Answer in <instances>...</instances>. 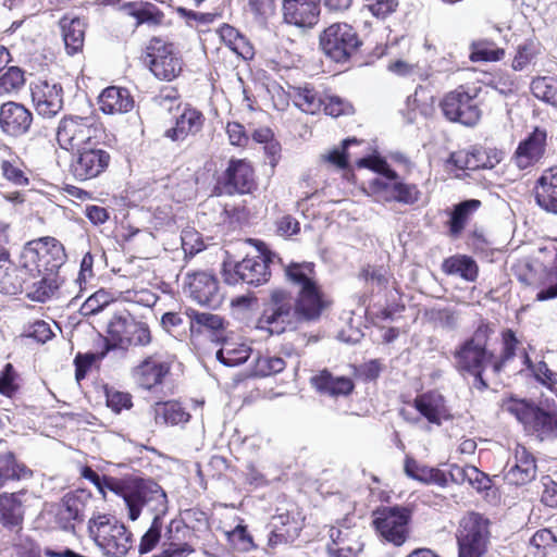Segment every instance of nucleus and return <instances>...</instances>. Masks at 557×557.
I'll return each instance as SVG.
<instances>
[{
    "label": "nucleus",
    "mask_w": 557,
    "mask_h": 557,
    "mask_svg": "<svg viewBox=\"0 0 557 557\" xmlns=\"http://www.w3.org/2000/svg\"><path fill=\"white\" fill-rule=\"evenodd\" d=\"M296 323L299 322L292 293L285 288L272 289L257 320V329L280 335Z\"/></svg>",
    "instance_id": "obj_11"
},
{
    "label": "nucleus",
    "mask_w": 557,
    "mask_h": 557,
    "mask_svg": "<svg viewBox=\"0 0 557 557\" xmlns=\"http://www.w3.org/2000/svg\"><path fill=\"white\" fill-rule=\"evenodd\" d=\"M504 409L522 424L528 434L541 441L557 437V403L554 399L535 403L510 397L505 401Z\"/></svg>",
    "instance_id": "obj_4"
},
{
    "label": "nucleus",
    "mask_w": 557,
    "mask_h": 557,
    "mask_svg": "<svg viewBox=\"0 0 557 557\" xmlns=\"http://www.w3.org/2000/svg\"><path fill=\"white\" fill-rule=\"evenodd\" d=\"M259 255L246 256L242 261L234 264H224L223 278L228 285L248 284L260 286L268 283L271 278L270 263L273 253L267 248L265 244L257 240Z\"/></svg>",
    "instance_id": "obj_12"
},
{
    "label": "nucleus",
    "mask_w": 557,
    "mask_h": 557,
    "mask_svg": "<svg viewBox=\"0 0 557 557\" xmlns=\"http://www.w3.org/2000/svg\"><path fill=\"white\" fill-rule=\"evenodd\" d=\"M109 350L110 349L106 346L101 351H78L73 360V364L75 367V380L81 382L87 376L94 367L98 369Z\"/></svg>",
    "instance_id": "obj_53"
},
{
    "label": "nucleus",
    "mask_w": 557,
    "mask_h": 557,
    "mask_svg": "<svg viewBox=\"0 0 557 557\" xmlns=\"http://www.w3.org/2000/svg\"><path fill=\"white\" fill-rule=\"evenodd\" d=\"M480 88L459 85L444 95L440 108L444 116L450 122H458L466 126H474L482 116L478 100Z\"/></svg>",
    "instance_id": "obj_14"
},
{
    "label": "nucleus",
    "mask_w": 557,
    "mask_h": 557,
    "mask_svg": "<svg viewBox=\"0 0 557 557\" xmlns=\"http://www.w3.org/2000/svg\"><path fill=\"white\" fill-rule=\"evenodd\" d=\"M103 133L104 126L95 114H65L58 123L55 140L62 150L73 153L97 143Z\"/></svg>",
    "instance_id": "obj_8"
},
{
    "label": "nucleus",
    "mask_w": 557,
    "mask_h": 557,
    "mask_svg": "<svg viewBox=\"0 0 557 557\" xmlns=\"http://www.w3.org/2000/svg\"><path fill=\"white\" fill-rule=\"evenodd\" d=\"M98 104L104 114H123L133 110L135 100L127 88L109 86L100 94Z\"/></svg>",
    "instance_id": "obj_33"
},
{
    "label": "nucleus",
    "mask_w": 557,
    "mask_h": 557,
    "mask_svg": "<svg viewBox=\"0 0 557 557\" xmlns=\"http://www.w3.org/2000/svg\"><path fill=\"white\" fill-rule=\"evenodd\" d=\"M29 286H26V296L28 299L37 302L49 300L60 286L59 273H40Z\"/></svg>",
    "instance_id": "obj_48"
},
{
    "label": "nucleus",
    "mask_w": 557,
    "mask_h": 557,
    "mask_svg": "<svg viewBox=\"0 0 557 557\" xmlns=\"http://www.w3.org/2000/svg\"><path fill=\"white\" fill-rule=\"evenodd\" d=\"M88 534L106 556L125 557L133 548V533L111 513H97L88 521Z\"/></svg>",
    "instance_id": "obj_7"
},
{
    "label": "nucleus",
    "mask_w": 557,
    "mask_h": 557,
    "mask_svg": "<svg viewBox=\"0 0 557 557\" xmlns=\"http://www.w3.org/2000/svg\"><path fill=\"white\" fill-rule=\"evenodd\" d=\"M251 348L246 344L223 342L216 351V359L226 367H236L248 360Z\"/></svg>",
    "instance_id": "obj_52"
},
{
    "label": "nucleus",
    "mask_w": 557,
    "mask_h": 557,
    "mask_svg": "<svg viewBox=\"0 0 557 557\" xmlns=\"http://www.w3.org/2000/svg\"><path fill=\"white\" fill-rule=\"evenodd\" d=\"M442 271L447 275H459L468 282H475L479 276V265L467 255H454L442 262Z\"/></svg>",
    "instance_id": "obj_47"
},
{
    "label": "nucleus",
    "mask_w": 557,
    "mask_h": 557,
    "mask_svg": "<svg viewBox=\"0 0 557 557\" xmlns=\"http://www.w3.org/2000/svg\"><path fill=\"white\" fill-rule=\"evenodd\" d=\"M189 318L190 341H197L205 333H209L211 341L220 344L224 341L225 320L214 313L200 312L196 309L188 308L185 311Z\"/></svg>",
    "instance_id": "obj_30"
},
{
    "label": "nucleus",
    "mask_w": 557,
    "mask_h": 557,
    "mask_svg": "<svg viewBox=\"0 0 557 557\" xmlns=\"http://www.w3.org/2000/svg\"><path fill=\"white\" fill-rule=\"evenodd\" d=\"M535 200L544 210L557 214V166L545 170L537 178Z\"/></svg>",
    "instance_id": "obj_38"
},
{
    "label": "nucleus",
    "mask_w": 557,
    "mask_h": 557,
    "mask_svg": "<svg viewBox=\"0 0 557 557\" xmlns=\"http://www.w3.org/2000/svg\"><path fill=\"white\" fill-rule=\"evenodd\" d=\"M490 520L475 511L467 512L460 520L456 539L458 557H482L490 543Z\"/></svg>",
    "instance_id": "obj_15"
},
{
    "label": "nucleus",
    "mask_w": 557,
    "mask_h": 557,
    "mask_svg": "<svg viewBox=\"0 0 557 557\" xmlns=\"http://www.w3.org/2000/svg\"><path fill=\"white\" fill-rule=\"evenodd\" d=\"M1 149L5 157L0 160L1 176L11 185L26 187L30 183V170L24 160L12 149V147L2 144Z\"/></svg>",
    "instance_id": "obj_31"
},
{
    "label": "nucleus",
    "mask_w": 557,
    "mask_h": 557,
    "mask_svg": "<svg viewBox=\"0 0 557 557\" xmlns=\"http://www.w3.org/2000/svg\"><path fill=\"white\" fill-rule=\"evenodd\" d=\"M531 91L535 98L557 108V78L550 76L536 77L531 83Z\"/></svg>",
    "instance_id": "obj_55"
},
{
    "label": "nucleus",
    "mask_w": 557,
    "mask_h": 557,
    "mask_svg": "<svg viewBox=\"0 0 557 557\" xmlns=\"http://www.w3.org/2000/svg\"><path fill=\"white\" fill-rule=\"evenodd\" d=\"M322 109L326 115L332 117H338L354 113V106L349 101L338 96L324 97Z\"/></svg>",
    "instance_id": "obj_63"
},
{
    "label": "nucleus",
    "mask_w": 557,
    "mask_h": 557,
    "mask_svg": "<svg viewBox=\"0 0 557 557\" xmlns=\"http://www.w3.org/2000/svg\"><path fill=\"white\" fill-rule=\"evenodd\" d=\"M110 152L97 143L73 152L69 163V173L74 181L85 183L102 176L110 168Z\"/></svg>",
    "instance_id": "obj_16"
},
{
    "label": "nucleus",
    "mask_w": 557,
    "mask_h": 557,
    "mask_svg": "<svg viewBox=\"0 0 557 557\" xmlns=\"http://www.w3.org/2000/svg\"><path fill=\"white\" fill-rule=\"evenodd\" d=\"M293 98L295 104L306 113L315 114L322 109L323 97L310 84L294 87Z\"/></svg>",
    "instance_id": "obj_50"
},
{
    "label": "nucleus",
    "mask_w": 557,
    "mask_h": 557,
    "mask_svg": "<svg viewBox=\"0 0 557 557\" xmlns=\"http://www.w3.org/2000/svg\"><path fill=\"white\" fill-rule=\"evenodd\" d=\"M314 387L330 396H348L355 388L354 381L348 376H333L327 370L321 371L312 379Z\"/></svg>",
    "instance_id": "obj_43"
},
{
    "label": "nucleus",
    "mask_w": 557,
    "mask_h": 557,
    "mask_svg": "<svg viewBox=\"0 0 557 557\" xmlns=\"http://www.w3.org/2000/svg\"><path fill=\"white\" fill-rule=\"evenodd\" d=\"M206 116L203 112L191 104H185L182 112L175 117L174 125L166 128L164 137L175 141H185L195 138L203 131Z\"/></svg>",
    "instance_id": "obj_27"
},
{
    "label": "nucleus",
    "mask_w": 557,
    "mask_h": 557,
    "mask_svg": "<svg viewBox=\"0 0 557 557\" xmlns=\"http://www.w3.org/2000/svg\"><path fill=\"white\" fill-rule=\"evenodd\" d=\"M91 493L85 488L67 492L57 507L55 521L65 530H74L76 523L85 519V511L91 500Z\"/></svg>",
    "instance_id": "obj_20"
},
{
    "label": "nucleus",
    "mask_w": 557,
    "mask_h": 557,
    "mask_svg": "<svg viewBox=\"0 0 557 557\" xmlns=\"http://www.w3.org/2000/svg\"><path fill=\"white\" fill-rule=\"evenodd\" d=\"M448 474L451 483L458 485L468 483L478 492L491 488L492 482L490 476L474 466H459L457 463H453L449 466Z\"/></svg>",
    "instance_id": "obj_41"
},
{
    "label": "nucleus",
    "mask_w": 557,
    "mask_h": 557,
    "mask_svg": "<svg viewBox=\"0 0 557 557\" xmlns=\"http://www.w3.org/2000/svg\"><path fill=\"white\" fill-rule=\"evenodd\" d=\"M395 197L394 202L401 205L413 206L421 199V190L418 185L405 182H395L394 186Z\"/></svg>",
    "instance_id": "obj_62"
},
{
    "label": "nucleus",
    "mask_w": 557,
    "mask_h": 557,
    "mask_svg": "<svg viewBox=\"0 0 557 557\" xmlns=\"http://www.w3.org/2000/svg\"><path fill=\"white\" fill-rule=\"evenodd\" d=\"M191 537L193 531L190 528L183 520L173 519L165 530V549L175 554L177 557H187L195 552V548L190 544Z\"/></svg>",
    "instance_id": "obj_32"
},
{
    "label": "nucleus",
    "mask_w": 557,
    "mask_h": 557,
    "mask_svg": "<svg viewBox=\"0 0 557 557\" xmlns=\"http://www.w3.org/2000/svg\"><path fill=\"white\" fill-rule=\"evenodd\" d=\"M404 471L407 476L425 485H436L438 487H447L450 479L445 471L422 465L413 457L406 456L404 462Z\"/></svg>",
    "instance_id": "obj_34"
},
{
    "label": "nucleus",
    "mask_w": 557,
    "mask_h": 557,
    "mask_svg": "<svg viewBox=\"0 0 557 557\" xmlns=\"http://www.w3.org/2000/svg\"><path fill=\"white\" fill-rule=\"evenodd\" d=\"M113 494L122 497L127 508V517L136 521L146 507L153 515H166L169 499L162 486L150 478L125 475L119 478Z\"/></svg>",
    "instance_id": "obj_3"
},
{
    "label": "nucleus",
    "mask_w": 557,
    "mask_h": 557,
    "mask_svg": "<svg viewBox=\"0 0 557 557\" xmlns=\"http://www.w3.org/2000/svg\"><path fill=\"white\" fill-rule=\"evenodd\" d=\"M165 515H153L149 529L140 539L138 552L140 555L147 554L159 544L163 530V517Z\"/></svg>",
    "instance_id": "obj_58"
},
{
    "label": "nucleus",
    "mask_w": 557,
    "mask_h": 557,
    "mask_svg": "<svg viewBox=\"0 0 557 557\" xmlns=\"http://www.w3.org/2000/svg\"><path fill=\"white\" fill-rule=\"evenodd\" d=\"M184 292L195 302L218 308L223 300L218 277L207 271L188 272L184 280Z\"/></svg>",
    "instance_id": "obj_18"
},
{
    "label": "nucleus",
    "mask_w": 557,
    "mask_h": 557,
    "mask_svg": "<svg viewBox=\"0 0 557 557\" xmlns=\"http://www.w3.org/2000/svg\"><path fill=\"white\" fill-rule=\"evenodd\" d=\"M140 61L159 81L172 82L184 71V59L178 46L166 36H152L146 42Z\"/></svg>",
    "instance_id": "obj_6"
},
{
    "label": "nucleus",
    "mask_w": 557,
    "mask_h": 557,
    "mask_svg": "<svg viewBox=\"0 0 557 557\" xmlns=\"http://www.w3.org/2000/svg\"><path fill=\"white\" fill-rule=\"evenodd\" d=\"M153 341L149 324L128 311L116 312L107 326V347L129 350L149 346Z\"/></svg>",
    "instance_id": "obj_9"
},
{
    "label": "nucleus",
    "mask_w": 557,
    "mask_h": 557,
    "mask_svg": "<svg viewBox=\"0 0 557 557\" xmlns=\"http://www.w3.org/2000/svg\"><path fill=\"white\" fill-rule=\"evenodd\" d=\"M411 510L403 506H380L372 511L371 525L382 542L403 546L410 536Z\"/></svg>",
    "instance_id": "obj_13"
},
{
    "label": "nucleus",
    "mask_w": 557,
    "mask_h": 557,
    "mask_svg": "<svg viewBox=\"0 0 557 557\" xmlns=\"http://www.w3.org/2000/svg\"><path fill=\"white\" fill-rule=\"evenodd\" d=\"M114 298L111 293L99 289L90 295L81 306L83 315H95L113 302Z\"/></svg>",
    "instance_id": "obj_60"
},
{
    "label": "nucleus",
    "mask_w": 557,
    "mask_h": 557,
    "mask_svg": "<svg viewBox=\"0 0 557 557\" xmlns=\"http://www.w3.org/2000/svg\"><path fill=\"white\" fill-rule=\"evenodd\" d=\"M494 333L495 324L486 318H480L471 336L453 352L456 370L461 375L471 376L473 386L480 392L488 388L484 371L487 364L492 367L493 350L490 349V343Z\"/></svg>",
    "instance_id": "obj_2"
},
{
    "label": "nucleus",
    "mask_w": 557,
    "mask_h": 557,
    "mask_svg": "<svg viewBox=\"0 0 557 557\" xmlns=\"http://www.w3.org/2000/svg\"><path fill=\"white\" fill-rule=\"evenodd\" d=\"M503 159V152L496 148L474 146L469 150H458L450 153L449 162L458 170L476 171L493 169Z\"/></svg>",
    "instance_id": "obj_24"
},
{
    "label": "nucleus",
    "mask_w": 557,
    "mask_h": 557,
    "mask_svg": "<svg viewBox=\"0 0 557 557\" xmlns=\"http://www.w3.org/2000/svg\"><path fill=\"white\" fill-rule=\"evenodd\" d=\"M30 280L22 267L14 264L10 257L0 259V293L16 295L23 292Z\"/></svg>",
    "instance_id": "obj_40"
},
{
    "label": "nucleus",
    "mask_w": 557,
    "mask_h": 557,
    "mask_svg": "<svg viewBox=\"0 0 557 557\" xmlns=\"http://www.w3.org/2000/svg\"><path fill=\"white\" fill-rule=\"evenodd\" d=\"M221 41L244 60L255 57V48L250 41L232 25L224 23L216 30Z\"/></svg>",
    "instance_id": "obj_46"
},
{
    "label": "nucleus",
    "mask_w": 557,
    "mask_h": 557,
    "mask_svg": "<svg viewBox=\"0 0 557 557\" xmlns=\"http://www.w3.org/2000/svg\"><path fill=\"white\" fill-rule=\"evenodd\" d=\"M542 285L535 295V301L543 302L557 298V251L552 264L544 272Z\"/></svg>",
    "instance_id": "obj_56"
},
{
    "label": "nucleus",
    "mask_w": 557,
    "mask_h": 557,
    "mask_svg": "<svg viewBox=\"0 0 557 557\" xmlns=\"http://www.w3.org/2000/svg\"><path fill=\"white\" fill-rule=\"evenodd\" d=\"M34 471L12 450L0 451V490L10 482L29 480Z\"/></svg>",
    "instance_id": "obj_37"
},
{
    "label": "nucleus",
    "mask_w": 557,
    "mask_h": 557,
    "mask_svg": "<svg viewBox=\"0 0 557 557\" xmlns=\"http://www.w3.org/2000/svg\"><path fill=\"white\" fill-rule=\"evenodd\" d=\"M547 146V132L535 127L516 148L512 161L519 170L537 164L544 157Z\"/></svg>",
    "instance_id": "obj_29"
},
{
    "label": "nucleus",
    "mask_w": 557,
    "mask_h": 557,
    "mask_svg": "<svg viewBox=\"0 0 557 557\" xmlns=\"http://www.w3.org/2000/svg\"><path fill=\"white\" fill-rule=\"evenodd\" d=\"M172 361L163 359L156 352L146 356L132 370L136 384L146 391H152L163 385L165 379L171 374Z\"/></svg>",
    "instance_id": "obj_21"
},
{
    "label": "nucleus",
    "mask_w": 557,
    "mask_h": 557,
    "mask_svg": "<svg viewBox=\"0 0 557 557\" xmlns=\"http://www.w3.org/2000/svg\"><path fill=\"white\" fill-rule=\"evenodd\" d=\"M120 11L135 20L136 27L140 25L160 26L164 21L163 11L154 3L144 0L123 2Z\"/></svg>",
    "instance_id": "obj_35"
},
{
    "label": "nucleus",
    "mask_w": 557,
    "mask_h": 557,
    "mask_svg": "<svg viewBox=\"0 0 557 557\" xmlns=\"http://www.w3.org/2000/svg\"><path fill=\"white\" fill-rule=\"evenodd\" d=\"M537 473L536 459L525 446L517 444L512 462H507L504 480L509 485L523 486L531 483Z\"/></svg>",
    "instance_id": "obj_28"
},
{
    "label": "nucleus",
    "mask_w": 557,
    "mask_h": 557,
    "mask_svg": "<svg viewBox=\"0 0 557 557\" xmlns=\"http://www.w3.org/2000/svg\"><path fill=\"white\" fill-rule=\"evenodd\" d=\"M225 133L231 146L242 149L248 147L250 136L242 123L237 121H228L225 125Z\"/></svg>",
    "instance_id": "obj_64"
},
{
    "label": "nucleus",
    "mask_w": 557,
    "mask_h": 557,
    "mask_svg": "<svg viewBox=\"0 0 557 557\" xmlns=\"http://www.w3.org/2000/svg\"><path fill=\"white\" fill-rule=\"evenodd\" d=\"M283 21L300 29H311L320 21V0H283Z\"/></svg>",
    "instance_id": "obj_26"
},
{
    "label": "nucleus",
    "mask_w": 557,
    "mask_h": 557,
    "mask_svg": "<svg viewBox=\"0 0 557 557\" xmlns=\"http://www.w3.org/2000/svg\"><path fill=\"white\" fill-rule=\"evenodd\" d=\"M413 407L428 422L440 425L446 412L445 398L435 391L418 395L413 399Z\"/></svg>",
    "instance_id": "obj_42"
},
{
    "label": "nucleus",
    "mask_w": 557,
    "mask_h": 557,
    "mask_svg": "<svg viewBox=\"0 0 557 557\" xmlns=\"http://www.w3.org/2000/svg\"><path fill=\"white\" fill-rule=\"evenodd\" d=\"M34 114L23 103L7 101L0 106V129L12 138L26 135L33 125Z\"/></svg>",
    "instance_id": "obj_23"
},
{
    "label": "nucleus",
    "mask_w": 557,
    "mask_h": 557,
    "mask_svg": "<svg viewBox=\"0 0 557 557\" xmlns=\"http://www.w3.org/2000/svg\"><path fill=\"white\" fill-rule=\"evenodd\" d=\"M521 346L516 332L512 329H504L500 332V349L496 356L493 352L492 370L495 374H499L510 363Z\"/></svg>",
    "instance_id": "obj_44"
},
{
    "label": "nucleus",
    "mask_w": 557,
    "mask_h": 557,
    "mask_svg": "<svg viewBox=\"0 0 557 557\" xmlns=\"http://www.w3.org/2000/svg\"><path fill=\"white\" fill-rule=\"evenodd\" d=\"M26 83L25 71L20 66H9L0 73V97L20 92Z\"/></svg>",
    "instance_id": "obj_54"
},
{
    "label": "nucleus",
    "mask_w": 557,
    "mask_h": 557,
    "mask_svg": "<svg viewBox=\"0 0 557 557\" xmlns=\"http://www.w3.org/2000/svg\"><path fill=\"white\" fill-rule=\"evenodd\" d=\"M81 476L92 483L98 492L106 497L107 491L114 492L119 478L112 475H99L91 467L84 466L81 469Z\"/></svg>",
    "instance_id": "obj_61"
},
{
    "label": "nucleus",
    "mask_w": 557,
    "mask_h": 557,
    "mask_svg": "<svg viewBox=\"0 0 557 557\" xmlns=\"http://www.w3.org/2000/svg\"><path fill=\"white\" fill-rule=\"evenodd\" d=\"M286 368V361L277 356H259L253 363L252 372L256 376L265 377L281 373Z\"/></svg>",
    "instance_id": "obj_59"
},
{
    "label": "nucleus",
    "mask_w": 557,
    "mask_h": 557,
    "mask_svg": "<svg viewBox=\"0 0 557 557\" xmlns=\"http://www.w3.org/2000/svg\"><path fill=\"white\" fill-rule=\"evenodd\" d=\"M59 26L66 53L69 55H74L82 52L87 29V23L85 20L78 16L70 17L64 15L60 18Z\"/></svg>",
    "instance_id": "obj_36"
},
{
    "label": "nucleus",
    "mask_w": 557,
    "mask_h": 557,
    "mask_svg": "<svg viewBox=\"0 0 557 557\" xmlns=\"http://www.w3.org/2000/svg\"><path fill=\"white\" fill-rule=\"evenodd\" d=\"M319 45L330 60L337 64H346L360 54L363 40L352 25L336 22L321 32Z\"/></svg>",
    "instance_id": "obj_10"
},
{
    "label": "nucleus",
    "mask_w": 557,
    "mask_h": 557,
    "mask_svg": "<svg viewBox=\"0 0 557 557\" xmlns=\"http://www.w3.org/2000/svg\"><path fill=\"white\" fill-rule=\"evenodd\" d=\"M64 245L53 236H42L27 242L18 256V262L29 278L40 273H59L66 262Z\"/></svg>",
    "instance_id": "obj_5"
},
{
    "label": "nucleus",
    "mask_w": 557,
    "mask_h": 557,
    "mask_svg": "<svg viewBox=\"0 0 557 557\" xmlns=\"http://www.w3.org/2000/svg\"><path fill=\"white\" fill-rule=\"evenodd\" d=\"M216 195H247L257 189L255 168L248 159L231 158L216 180Z\"/></svg>",
    "instance_id": "obj_17"
},
{
    "label": "nucleus",
    "mask_w": 557,
    "mask_h": 557,
    "mask_svg": "<svg viewBox=\"0 0 557 557\" xmlns=\"http://www.w3.org/2000/svg\"><path fill=\"white\" fill-rule=\"evenodd\" d=\"M479 199H467L455 205L446 221L447 234L450 238H459L473 214L481 208Z\"/></svg>",
    "instance_id": "obj_39"
},
{
    "label": "nucleus",
    "mask_w": 557,
    "mask_h": 557,
    "mask_svg": "<svg viewBox=\"0 0 557 557\" xmlns=\"http://www.w3.org/2000/svg\"><path fill=\"white\" fill-rule=\"evenodd\" d=\"M505 49L492 39H478L470 44L471 62H497L505 58Z\"/></svg>",
    "instance_id": "obj_49"
},
{
    "label": "nucleus",
    "mask_w": 557,
    "mask_h": 557,
    "mask_svg": "<svg viewBox=\"0 0 557 557\" xmlns=\"http://www.w3.org/2000/svg\"><path fill=\"white\" fill-rule=\"evenodd\" d=\"M286 280L297 288L295 299L299 323H315L331 310L332 297L317 278L312 262L290 263L285 268Z\"/></svg>",
    "instance_id": "obj_1"
},
{
    "label": "nucleus",
    "mask_w": 557,
    "mask_h": 557,
    "mask_svg": "<svg viewBox=\"0 0 557 557\" xmlns=\"http://www.w3.org/2000/svg\"><path fill=\"white\" fill-rule=\"evenodd\" d=\"M157 424L177 425L187 423L191 416L181 401L171 399L158 401L153 406Z\"/></svg>",
    "instance_id": "obj_45"
},
{
    "label": "nucleus",
    "mask_w": 557,
    "mask_h": 557,
    "mask_svg": "<svg viewBox=\"0 0 557 557\" xmlns=\"http://www.w3.org/2000/svg\"><path fill=\"white\" fill-rule=\"evenodd\" d=\"M228 544L236 550L250 552L257 548L252 535L243 520L233 530L225 532Z\"/></svg>",
    "instance_id": "obj_57"
},
{
    "label": "nucleus",
    "mask_w": 557,
    "mask_h": 557,
    "mask_svg": "<svg viewBox=\"0 0 557 557\" xmlns=\"http://www.w3.org/2000/svg\"><path fill=\"white\" fill-rule=\"evenodd\" d=\"M27 494V488L0 493V525L4 530L18 534L24 529L26 516L24 497Z\"/></svg>",
    "instance_id": "obj_22"
},
{
    "label": "nucleus",
    "mask_w": 557,
    "mask_h": 557,
    "mask_svg": "<svg viewBox=\"0 0 557 557\" xmlns=\"http://www.w3.org/2000/svg\"><path fill=\"white\" fill-rule=\"evenodd\" d=\"M29 91L32 104L39 116L53 119L63 109V88L60 84L38 79L30 83Z\"/></svg>",
    "instance_id": "obj_19"
},
{
    "label": "nucleus",
    "mask_w": 557,
    "mask_h": 557,
    "mask_svg": "<svg viewBox=\"0 0 557 557\" xmlns=\"http://www.w3.org/2000/svg\"><path fill=\"white\" fill-rule=\"evenodd\" d=\"M327 557H360L364 544L357 530L339 524L329 530Z\"/></svg>",
    "instance_id": "obj_25"
},
{
    "label": "nucleus",
    "mask_w": 557,
    "mask_h": 557,
    "mask_svg": "<svg viewBox=\"0 0 557 557\" xmlns=\"http://www.w3.org/2000/svg\"><path fill=\"white\" fill-rule=\"evenodd\" d=\"M534 557H557V539L548 529L537 530L530 540Z\"/></svg>",
    "instance_id": "obj_51"
}]
</instances>
